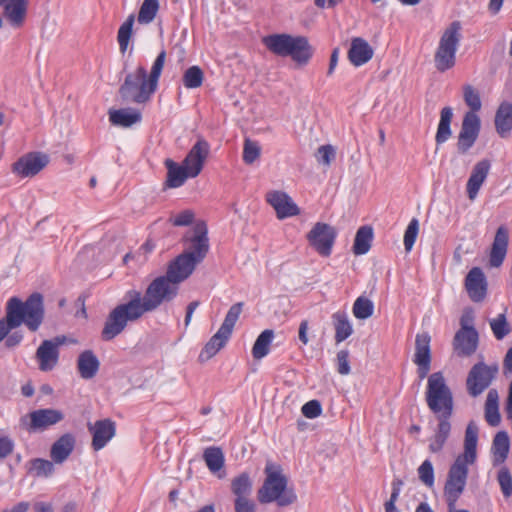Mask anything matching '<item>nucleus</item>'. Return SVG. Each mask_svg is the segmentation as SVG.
Returning a JSON list of instances; mask_svg holds the SVG:
<instances>
[{
  "label": "nucleus",
  "instance_id": "ddd939ff",
  "mask_svg": "<svg viewBox=\"0 0 512 512\" xmlns=\"http://www.w3.org/2000/svg\"><path fill=\"white\" fill-rule=\"evenodd\" d=\"M480 127V118L476 113L467 112L464 115L457 142V149L459 153H467V151L474 145L478 138Z\"/></svg>",
  "mask_w": 512,
  "mask_h": 512
},
{
  "label": "nucleus",
  "instance_id": "2eb2a0df",
  "mask_svg": "<svg viewBox=\"0 0 512 512\" xmlns=\"http://www.w3.org/2000/svg\"><path fill=\"white\" fill-rule=\"evenodd\" d=\"M49 163V157L40 152L28 153L20 157L13 165L12 171L22 178L33 177Z\"/></svg>",
  "mask_w": 512,
  "mask_h": 512
},
{
  "label": "nucleus",
  "instance_id": "864d4df0",
  "mask_svg": "<svg viewBox=\"0 0 512 512\" xmlns=\"http://www.w3.org/2000/svg\"><path fill=\"white\" fill-rule=\"evenodd\" d=\"M260 146L257 142L245 139L243 147V161L250 165L260 157Z\"/></svg>",
  "mask_w": 512,
  "mask_h": 512
},
{
  "label": "nucleus",
  "instance_id": "cd10ccee",
  "mask_svg": "<svg viewBox=\"0 0 512 512\" xmlns=\"http://www.w3.org/2000/svg\"><path fill=\"white\" fill-rule=\"evenodd\" d=\"M75 447V437L66 433L57 439L50 450V457L56 464H62L68 459Z\"/></svg>",
  "mask_w": 512,
  "mask_h": 512
},
{
  "label": "nucleus",
  "instance_id": "6e6552de",
  "mask_svg": "<svg viewBox=\"0 0 512 512\" xmlns=\"http://www.w3.org/2000/svg\"><path fill=\"white\" fill-rule=\"evenodd\" d=\"M468 462L455 459L450 466L444 485V497L446 502H457L465 490L468 478Z\"/></svg>",
  "mask_w": 512,
  "mask_h": 512
},
{
  "label": "nucleus",
  "instance_id": "69168bd1",
  "mask_svg": "<svg viewBox=\"0 0 512 512\" xmlns=\"http://www.w3.org/2000/svg\"><path fill=\"white\" fill-rule=\"evenodd\" d=\"M194 220V213L191 210H184L172 219L174 226H188Z\"/></svg>",
  "mask_w": 512,
  "mask_h": 512
},
{
  "label": "nucleus",
  "instance_id": "c9c22d12",
  "mask_svg": "<svg viewBox=\"0 0 512 512\" xmlns=\"http://www.w3.org/2000/svg\"><path fill=\"white\" fill-rule=\"evenodd\" d=\"M109 120L113 125L130 127L140 122L141 113L133 109L111 110L109 112Z\"/></svg>",
  "mask_w": 512,
  "mask_h": 512
},
{
  "label": "nucleus",
  "instance_id": "9d476101",
  "mask_svg": "<svg viewBox=\"0 0 512 512\" xmlns=\"http://www.w3.org/2000/svg\"><path fill=\"white\" fill-rule=\"evenodd\" d=\"M336 235L334 227L317 222L307 234V240L321 256L327 257L331 254Z\"/></svg>",
  "mask_w": 512,
  "mask_h": 512
},
{
  "label": "nucleus",
  "instance_id": "338daca9",
  "mask_svg": "<svg viewBox=\"0 0 512 512\" xmlns=\"http://www.w3.org/2000/svg\"><path fill=\"white\" fill-rule=\"evenodd\" d=\"M14 442L9 437H0V459L6 458L12 453Z\"/></svg>",
  "mask_w": 512,
  "mask_h": 512
},
{
  "label": "nucleus",
  "instance_id": "c756f323",
  "mask_svg": "<svg viewBox=\"0 0 512 512\" xmlns=\"http://www.w3.org/2000/svg\"><path fill=\"white\" fill-rule=\"evenodd\" d=\"M495 128L501 138H507L512 130V104L502 102L495 114Z\"/></svg>",
  "mask_w": 512,
  "mask_h": 512
},
{
  "label": "nucleus",
  "instance_id": "5fc2aeb1",
  "mask_svg": "<svg viewBox=\"0 0 512 512\" xmlns=\"http://www.w3.org/2000/svg\"><path fill=\"white\" fill-rule=\"evenodd\" d=\"M464 91V101L471 108L470 112L476 113L481 109V99L478 91L474 89L471 85H465L463 88Z\"/></svg>",
  "mask_w": 512,
  "mask_h": 512
},
{
  "label": "nucleus",
  "instance_id": "7c9ffc66",
  "mask_svg": "<svg viewBox=\"0 0 512 512\" xmlns=\"http://www.w3.org/2000/svg\"><path fill=\"white\" fill-rule=\"evenodd\" d=\"M491 449L493 453V465L499 466L503 464L506 461L510 450V440L506 431H499L496 433Z\"/></svg>",
  "mask_w": 512,
  "mask_h": 512
},
{
  "label": "nucleus",
  "instance_id": "6e6d98bb",
  "mask_svg": "<svg viewBox=\"0 0 512 512\" xmlns=\"http://www.w3.org/2000/svg\"><path fill=\"white\" fill-rule=\"evenodd\" d=\"M418 477L420 481L431 488L434 485L435 477H434V468L430 460H425L418 467Z\"/></svg>",
  "mask_w": 512,
  "mask_h": 512
},
{
  "label": "nucleus",
  "instance_id": "e433bc0d",
  "mask_svg": "<svg viewBox=\"0 0 512 512\" xmlns=\"http://www.w3.org/2000/svg\"><path fill=\"white\" fill-rule=\"evenodd\" d=\"M485 420L492 427L498 426L501 421L499 413V396L495 389L489 390L487 394L485 403Z\"/></svg>",
  "mask_w": 512,
  "mask_h": 512
},
{
  "label": "nucleus",
  "instance_id": "774afa93",
  "mask_svg": "<svg viewBox=\"0 0 512 512\" xmlns=\"http://www.w3.org/2000/svg\"><path fill=\"white\" fill-rule=\"evenodd\" d=\"M5 346L7 348H13L18 346L21 341L23 340V335L21 332H13L10 333L5 337Z\"/></svg>",
  "mask_w": 512,
  "mask_h": 512
},
{
  "label": "nucleus",
  "instance_id": "13d9d810",
  "mask_svg": "<svg viewBox=\"0 0 512 512\" xmlns=\"http://www.w3.org/2000/svg\"><path fill=\"white\" fill-rule=\"evenodd\" d=\"M165 58L166 52L163 50L158 54L157 58L155 59L150 74H147V77L149 78L150 82H152V85H155L156 87L158 86V81L164 67Z\"/></svg>",
  "mask_w": 512,
  "mask_h": 512
},
{
  "label": "nucleus",
  "instance_id": "4c0bfd02",
  "mask_svg": "<svg viewBox=\"0 0 512 512\" xmlns=\"http://www.w3.org/2000/svg\"><path fill=\"white\" fill-rule=\"evenodd\" d=\"M373 240V229L370 226L360 227L355 235L353 244V253L355 255H364L370 248Z\"/></svg>",
  "mask_w": 512,
  "mask_h": 512
},
{
  "label": "nucleus",
  "instance_id": "a878e982",
  "mask_svg": "<svg viewBox=\"0 0 512 512\" xmlns=\"http://www.w3.org/2000/svg\"><path fill=\"white\" fill-rule=\"evenodd\" d=\"M508 241V230L503 226L499 227L496 231L490 252L489 262L492 267H499L502 265L507 254Z\"/></svg>",
  "mask_w": 512,
  "mask_h": 512
},
{
  "label": "nucleus",
  "instance_id": "dca6fc26",
  "mask_svg": "<svg viewBox=\"0 0 512 512\" xmlns=\"http://www.w3.org/2000/svg\"><path fill=\"white\" fill-rule=\"evenodd\" d=\"M430 342L431 337L427 332L416 335L413 362L417 365V374L420 380L427 377L431 368Z\"/></svg>",
  "mask_w": 512,
  "mask_h": 512
},
{
  "label": "nucleus",
  "instance_id": "5701e85b",
  "mask_svg": "<svg viewBox=\"0 0 512 512\" xmlns=\"http://www.w3.org/2000/svg\"><path fill=\"white\" fill-rule=\"evenodd\" d=\"M93 434L92 447L99 451L114 437L116 432L115 423L110 419L98 420L93 426H89Z\"/></svg>",
  "mask_w": 512,
  "mask_h": 512
},
{
  "label": "nucleus",
  "instance_id": "393cba45",
  "mask_svg": "<svg viewBox=\"0 0 512 512\" xmlns=\"http://www.w3.org/2000/svg\"><path fill=\"white\" fill-rule=\"evenodd\" d=\"M373 54V48L365 39L356 37L351 40L348 59L354 66L359 67L364 65L371 60Z\"/></svg>",
  "mask_w": 512,
  "mask_h": 512
},
{
  "label": "nucleus",
  "instance_id": "e2e57ef3",
  "mask_svg": "<svg viewBox=\"0 0 512 512\" xmlns=\"http://www.w3.org/2000/svg\"><path fill=\"white\" fill-rule=\"evenodd\" d=\"M235 512H256V504L250 497L235 498Z\"/></svg>",
  "mask_w": 512,
  "mask_h": 512
},
{
  "label": "nucleus",
  "instance_id": "3c124183",
  "mask_svg": "<svg viewBox=\"0 0 512 512\" xmlns=\"http://www.w3.org/2000/svg\"><path fill=\"white\" fill-rule=\"evenodd\" d=\"M497 482L504 498H510L512 496V475L506 466L499 469L497 473Z\"/></svg>",
  "mask_w": 512,
  "mask_h": 512
},
{
  "label": "nucleus",
  "instance_id": "7ed1b4c3",
  "mask_svg": "<svg viewBox=\"0 0 512 512\" xmlns=\"http://www.w3.org/2000/svg\"><path fill=\"white\" fill-rule=\"evenodd\" d=\"M264 473L266 477L257 492L261 504L275 502L279 507H286L296 502L297 495L288 487L289 480L281 465L267 461Z\"/></svg>",
  "mask_w": 512,
  "mask_h": 512
},
{
  "label": "nucleus",
  "instance_id": "b1692460",
  "mask_svg": "<svg viewBox=\"0 0 512 512\" xmlns=\"http://www.w3.org/2000/svg\"><path fill=\"white\" fill-rule=\"evenodd\" d=\"M478 332L476 330H458L453 339L454 349L459 356H470L478 347Z\"/></svg>",
  "mask_w": 512,
  "mask_h": 512
},
{
  "label": "nucleus",
  "instance_id": "20e7f679",
  "mask_svg": "<svg viewBox=\"0 0 512 512\" xmlns=\"http://www.w3.org/2000/svg\"><path fill=\"white\" fill-rule=\"evenodd\" d=\"M262 42L274 55L291 57L300 65L307 64L313 54L312 46L304 36H293L286 33L271 34L265 36Z\"/></svg>",
  "mask_w": 512,
  "mask_h": 512
},
{
  "label": "nucleus",
  "instance_id": "1a4fd4ad",
  "mask_svg": "<svg viewBox=\"0 0 512 512\" xmlns=\"http://www.w3.org/2000/svg\"><path fill=\"white\" fill-rule=\"evenodd\" d=\"M497 373V365H487L484 362L473 365L466 378L468 394L474 398L481 395L491 385Z\"/></svg>",
  "mask_w": 512,
  "mask_h": 512
},
{
  "label": "nucleus",
  "instance_id": "8fccbe9b",
  "mask_svg": "<svg viewBox=\"0 0 512 512\" xmlns=\"http://www.w3.org/2000/svg\"><path fill=\"white\" fill-rule=\"evenodd\" d=\"M242 308H243L242 302L235 303L234 305H232L230 307V309L228 310V312L225 316V319H224L222 325L220 326V328L223 331L227 332L230 335L232 334L233 328L242 312Z\"/></svg>",
  "mask_w": 512,
  "mask_h": 512
},
{
  "label": "nucleus",
  "instance_id": "4be33fe9",
  "mask_svg": "<svg viewBox=\"0 0 512 512\" xmlns=\"http://www.w3.org/2000/svg\"><path fill=\"white\" fill-rule=\"evenodd\" d=\"M490 168L491 163L487 159H483L474 165L466 184L467 195L471 201L476 199L482 184L489 174Z\"/></svg>",
  "mask_w": 512,
  "mask_h": 512
},
{
  "label": "nucleus",
  "instance_id": "a19ab883",
  "mask_svg": "<svg viewBox=\"0 0 512 512\" xmlns=\"http://www.w3.org/2000/svg\"><path fill=\"white\" fill-rule=\"evenodd\" d=\"M453 117V110L451 107H444L440 112V121L438 124L435 141L438 145L446 142L452 132L450 129V124Z\"/></svg>",
  "mask_w": 512,
  "mask_h": 512
},
{
  "label": "nucleus",
  "instance_id": "f257e3e1",
  "mask_svg": "<svg viewBox=\"0 0 512 512\" xmlns=\"http://www.w3.org/2000/svg\"><path fill=\"white\" fill-rule=\"evenodd\" d=\"M179 293V287L166 275L152 280L144 295L137 290L126 293L128 301L117 305L108 315L103 330L102 339L110 341L124 331L128 322L140 319L145 313L158 309L162 304L172 302Z\"/></svg>",
  "mask_w": 512,
  "mask_h": 512
},
{
  "label": "nucleus",
  "instance_id": "ea45409f",
  "mask_svg": "<svg viewBox=\"0 0 512 512\" xmlns=\"http://www.w3.org/2000/svg\"><path fill=\"white\" fill-rule=\"evenodd\" d=\"M332 319L335 328V341L341 343L353 333L352 325L344 312L334 313Z\"/></svg>",
  "mask_w": 512,
  "mask_h": 512
},
{
  "label": "nucleus",
  "instance_id": "49530a36",
  "mask_svg": "<svg viewBox=\"0 0 512 512\" xmlns=\"http://www.w3.org/2000/svg\"><path fill=\"white\" fill-rule=\"evenodd\" d=\"M135 21V16L133 14L129 15L125 22L120 26L118 30L117 40L119 43L120 51L124 53L129 45V41L132 36L133 24Z\"/></svg>",
  "mask_w": 512,
  "mask_h": 512
},
{
  "label": "nucleus",
  "instance_id": "39448f33",
  "mask_svg": "<svg viewBox=\"0 0 512 512\" xmlns=\"http://www.w3.org/2000/svg\"><path fill=\"white\" fill-rule=\"evenodd\" d=\"M426 402L437 418H450L452 416L453 395L442 372L432 373L428 377Z\"/></svg>",
  "mask_w": 512,
  "mask_h": 512
},
{
  "label": "nucleus",
  "instance_id": "6ab92c4d",
  "mask_svg": "<svg viewBox=\"0 0 512 512\" xmlns=\"http://www.w3.org/2000/svg\"><path fill=\"white\" fill-rule=\"evenodd\" d=\"M196 264L190 260L187 255L180 254L168 265L166 276L173 280L178 287L180 283L185 281L195 270Z\"/></svg>",
  "mask_w": 512,
  "mask_h": 512
},
{
  "label": "nucleus",
  "instance_id": "a18cd8bd",
  "mask_svg": "<svg viewBox=\"0 0 512 512\" xmlns=\"http://www.w3.org/2000/svg\"><path fill=\"white\" fill-rule=\"evenodd\" d=\"M159 0H144L140 6L137 20L140 24L151 23L158 11H159Z\"/></svg>",
  "mask_w": 512,
  "mask_h": 512
},
{
  "label": "nucleus",
  "instance_id": "f3484780",
  "mask_svg": "<svg viewBox=\"0 0 512 512\" xmlns=\"http://www.w3.org/2000/svg\"><path fill=\"white\" fill-rule=\"evenodd\" d=\"M209 149L210 146L208 142L200 138L188 152L182 165L187 169L190 178H194L201 173L205 160L208 157Z\"/></svg>",
  "mask_w": 512,
  "mask_h": 512
},
{
  "label": "nucleus",
  "instance_id": "603ef678",
  "mask_svg": "<svg viewBox=\"0 0 512 512\" xmlns=\"http://www.w3.org/2000/svg\"><path fill=\"white\" fill-rule=\"evenodd\" d=\"M490 326L496 339L501 340L510 333V327L504 314L490 321Z\"/></svg>",
  "mask_w": 512,
  "mask_h": 512
},
{
  "label": "nucleus",
  "instance_id": "c03bdc74",
  "mask_svg": "<svg viewBox=\"0 0 512 512\" xmlns=\"http://www.w3.org/2000/svg\"><path fill=\"white\" fill-rule=\"evenodd\" d=\"M231 491L235 498L250 497L252 492V480L248 473L244 472L235 477L231 482Z\"/></svg>",
  "mask_w": 512,
  "mask_h": 512
},
{
  "label": "nucleus",
  "instance_id": "c85d7f7f",
  "mask_svg": "<svg viewBox=\"0 0 512 512\" xmlns=\"http://www.w3.org/2000/svg\"><path fill=\"white\" fill-rule=\"evenodd\" d=\"M100 362L92 350H85L78 356L77 369L81 378L92 379L98 373Z\"/></svg>",
  "mask_w": 512,
  "mask_h": 512
},
{
  "label": "nucleus",
  "instance_id": "052dcab7",
  "mask_svg": "<svg viewBox=\"0 0 512 512\" xmlns=\"http://www.w3.org/2000/svg\"><path fill=\"white\" fill-rule=\"evenodd\" d=\"M336 152L332 145H322L317 149L316 158L319 163L329 166L335 159Z\"/></svg>",
  "mask_w": 512,
  "mask_h": 512
},
{
  "label": "nucleus",
  "instance_id": "a211bd4d",
  "mask_svg": "<svg viewBox=\"0 0 512 512\" xmlns=\"http://www.w3.org/2000/svg\"><path fill=\"white\" fill-rule=\"evenodd\" d=\"M465 288L473 302H481L487 294V280L479 267H473L465 278Z\"/></svg>",
  "mask_w": 512,
  "mask_h": 512
},
{
  "label": "nucleus",
  "instance_id": "37998d69",
  "mask_svg": "<svg viewBox=\"0 0 512 512\" xmlns=\"http://www.w3.org/2000/svg\"><path fill=\"white\" fill-rule=\"evenodd\" d=\"M274 338L273 330H264L256 339L253 348L252 355L255 359H262L265 357L270 350L271 342Z\"/></svg>",
  "mask_w": 512,
  "mask_h": 512
},
{
  "label": "nucleus",
  "instance_id": "423d86ee",
  "mask_svg": "<svg viewBox=\"0 0 512 512\" xmlns=\"http://www.w3.org/2000/svg\"><path fill=\"white\" fill-rule=\"evenodd\" d=\"M157 87L147 77V70L138 66L134 72L128 73L119 88L123 102L145 104L150 101Z\"/></svg>",
  "mask_w": 512,
  "mask_h": 512
},
{
  "label": "nucleus",
  "instance_id": "0eeeda50",
  "mask_svg": "<svg viewBox=\"0 0 512 512\" xmlns=\"http://www.w3.org/2000/svg\"><path fill=\"white\" fill-rule=\"evenodd\" d=\"M462 39V25L453 21L443 31L434 55L435 67L445 72L456 64V52Z\"/></svg>",
  "mask_w": 512,
  "mask_h": 512
},
{
  "label": "nucleus",
  "instance_id": "aec40b11",
  "mask_svg": "<svg viewBox=\"0 0 512 512\" xmlns=\"http://www.w3.org/2000/svg\"><path fill=\"white\" fill-rule=\"evenodd\" d=\"M31 431H43L64 419V414L57 409H38L29 414Z\"/></svg>",
  "mask_w": 512,
  "mask_h": 512
},
{
  "label": "nucleus",
  "instance_id": "72a5a7b5",
  "mask_svg": "<svg viewBox=\"0 0 512 512\" xmlns=\"http://www.w3.org/2000/svg\"><path fill=\"white\" fill-rule=\"evenodd\" d=\"M167 168L166 186L168 188H178L182 186L185 181L190 178V174L183 165H179L171 159L165 160Z\"/></svg>",
  "mask_w": 512,
  "mask_h": 512
},
{
  "label": "nucleus",
  "instance_id": "680f3d73",
  "mask_svg": "<svg viewBox=\"0 0 512 512\" xmlns=\"http://www.w3.org/2000/svg\"><path fill=\"white\" fill-rule=\"evenodd\" d=\"M301 411L305 417L313 419L321 414L322 407L318 400H311L302 406Z\"/></svg>",
  "mask_w": 512,
  "mask_h": 512
},
{
  "label": "nucleus",
  "instance_id": "2f4dec72",
  "mask_svg": "<svg viewBox=\"0 0 512 512\" xmlns=\"http://www.w3.org/2000/svg\"><path fill=\"white\" fill-rule=\"evenodd\" d=\"M27 4V0H10L5 5L4 16L13 27L22 26L26 16Z\"/></svg>",
  "mask_w": 512,
  "mask_h": 512
},
{
  "label": "nucleus",
  "instance_id": "bb28decb",
  "mask_svg": "<svg viewBox=\"0 0 512 512\" xmlns=\"http://www.w3.org/2000/svg\"><path fill=\"white\" fill-rule=\"evenodd\" d=\"M478 426L475 422L468 423L465 430L464 452L456 459L474 464L477 458Z\"/></svg>",
  "mask_w": 512,
  "mask_h": 512
},
{
  "label": "nucleus",
  "instance_id": "0e129e2a",
  "mask_svg": "<svg viewBox=\"0 0 512 512\" xmlns=\"http://www.w3.org/2000/svg\"><path fill=\"white\" fill-rule=\"evenodd\" d=\"M337 371L341 375H348L351 371L348 350H340L337 353Z\"/></svg>",
  "mask_w": 512,
  "mask_h": 512
},
{
  "label": "nucleus",
  "instance_id": "58836bf2",
  "mask_svg": "<svg viewBox=\"0 0 512 512\" xmlns=\"http://www.w3.org/2000/svg\"><path fill=\"white\" fill-rule=\"evenodd\" d=\"M27 473L34 477H50L54 471V462L43 458H34L25 465Z\"/></svg>",
  "mask_w": 512,
  "mask_h": 512
},
{
  "label": "nucleus",
  "instance_id": "09e8293b",
  "mask_svg": "<svg viewBox=\"0 0 512 512\" xmlns=\"http://www.w3.org/2000/svg\"><path fill=\"white\" fill-rule=\"evenodd\" d=\"M203 79L204 75L200 67L191 66L184 72L182 80L186 88L193 89L200 87L203 83Z\"/></svg>",
  "mask_w": 512,
  "mask_h": 512
},
{
  "label": "nucleus",
  "instance_id": "412c9836",
  "mask_svg": "<svg viewBox=\"0 0 512 512\" xmlns=\"http://www.w3.org/2000/svg\"><path fill=\"white\" fill-rule=\"evenodd\" d=\"M266 200L275 209L277 216L280 219L294 216L299 213L297 205L284 192L270 191L266 195Z\"/></svg>",
  "mask_w": 512,
  "mask_h": 512
},
{
  "label": "nucleus",
  "instance_id": "bf43d9fd",
  "mask_svg": "<svg viewBox=\"0 0 512 512\" xmlns=\"http://www.w3.org/2000/svg\"><path fill=\"white\" fill-rule=\"evenodd\" d=\"M392 492L390 499L385 503V512H398L397 508L395 506V502L398 500V497L400 495V491L402 486L404 485V482L400 478H395L392 481Z\"/></svg>",
  "mask_w": 512,
  "mask_h": 512
},
{
  "label": "nucleus",
  "instance_id": "79ce46f5",
  "mask_svg": "<svg viewBox=\"0 0 512 512\" xmlns=\"http://www.w3.org/2000/svg\"><path fill=\"white\" fill-rule=\"evenodd\" d=\"M203 459L213 474L220 472L224 466V454L219 447H208L204 450Z\"/></svg>",
  "mask_w": 512,
  "mask_h": 512
},
{
  "label": "nucleus",
  "instance_id": "f03ea898",
  "mask_svg": "<svg viewBox=\"0 0 512 512\" xmlns=\"http://www.w3.org/2000/svg\"><path fill=\"white\" fill-rule=\"evenodd\" d=\"M43 296L31 294L26 301L12 297L6 304V315L0 319V342L11 332L24 324L31 332H36L44 320Z\"/></svg>",
  "mask_w": 512,
  "mask_h": 512
},
{
  "label": "nucleus",
  "instance_id": "473e14b6",
  "mask_svg": "<svg viewBox=\"0 0 512 512\" xmlns=\"http://www.w3.org/2000/svg\"><path fill=\"white\" fill-rule=\"evenodd\" d=\"M439 420L438 426L434 435L429 439V451L432 453L440 452L451 432V423L449 418H437Z\"/></svg>",
  "mask_w": 512,
  "mask_h": 512
},
{
  "label": "nucleus",
  "instance_id": "4d7b16f0",
  "mask_svg": "<svg viewBox=\"0 0 512 512\" xmlns=\"http://www.w3.org/2000/svg\"><path fill=\"white\" fill-rule=\"evenodd\" d=\"M418 231H419V221H418V219L413 218L409 222V224L406 228L405 234H404V247L407 252H409L412 249V247L416 241Z\"/></svg>",
  "mask_w": 512,
  "mask_h": 512
},
{
  "label": "nucleus",
  "instance_id": "9b49d317",
  "mask_svg": "<svg viewBox=\"0 0 512 512\" xmlns=\"http://www.w3.org/2000/svg\"><path fill=\"white\" fill-rule=\"evenodd\" d=\"M64 337H55L51 340H44L35 353L38 368L42 372L52 371L59 361V346L64 343Z\"/></svg>",
  "mask_w": 512,
  "mask_h": 512
},
{
  "label": "nucleus",
  "instance_id": "f704fd0d",
  "mask_svg": "<svg viewBox=\"0 0 512 512\" xmlns=\"http://www.w3.org/2000/svg\"><path fill=\"white\" fill-rule=\"evenodd\" d=\"M230 336V334L219 328V330L210 338V340L204 346L199 356L200 359L208 360L212 358L214 355H216L220 351V349L225 346Z\"/></svg>",
  "mask_w": 512,
  "mask_h": 512
},
{
  "label": "nucleus",
  "instance_id": "4468645a",
  "mask_svg": "<svg viewBox=\"0 0 512 512\" xmlns=\"http://www.w3.org/2000/svg\"><path fill=\"white\" fill-rule=\"evenodd\" d=\"M480 127V118L476 113L467 112L464 115L457 142V149L459 153H467V151L474 145L478 138Z\"/></svg>",
  "mask_w": 512,
  "mask_h": 512
},
{
  "label": "nucleus",
  "instance_id": "de8ad7c7",
  "mask_svg": "<svg viewBox=\"0 0 512 512\" xmlns=\"http://www.w3.org/2000/svg\"><path fill=\"white\" fill-rule=\"evenodd\" d=\"M352 311L357 319L364 320L372 316L374 304L367 297L360 296L355 300Z\"/></svg>",
  "mask_w": 512,
  "mask_h": 512
},
{
  "label": "nucleus",
  "instance_id": "f8f14e48",
  "mask_svg": "<svg viewBox=\"0 0 512 512\" xmlns=\"http://www.w3.org/2000/svg\"><path fill=\"white\" fill-rule=\"evenodd\" d=\"M193 237L190 239L189 248L182 254L198 265L203 261L209 251L208 229L203 221H199L194 225Z\"/></svg>",
  "mask_w": 512,
  "mask_h": 512
}]
</instances>
